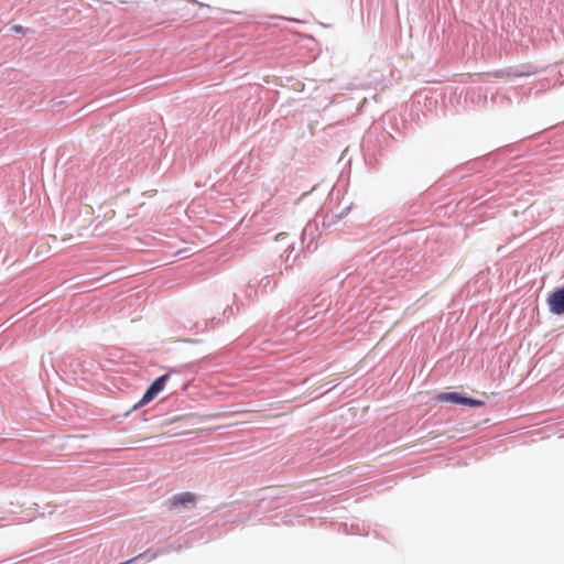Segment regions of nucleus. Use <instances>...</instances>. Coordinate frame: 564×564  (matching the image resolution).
<instances>
[{
  "mask_svg": "<svg viewBox=\"0 0 564 564\" xmlns=\"http://www.w3.org/2000/svg\"><path fill=\"white\" fill-rule=\"evenodd\" d=\"M541 70H543L542 67H536L531 64H522L520 66L508 67L505 69L496 70L494 73H490V75H492L495 77H505V76L528 77L531 75H535V74L540 73Z\"/></svg>",
  "mask_w": 564,
  "mask_h": 564,
  "instance_id": "1",
  "label": "nucleus"
},
{
  "mask_svg": "<svg viewBox=\"0 0 564 564\" xmlns=\"http://www.w3.org/2000/svg\"><path fill=\"white\" fill-rule=\"evenodd\" d=\"M437 400L443 402H452L455 404H460L469 408H478L484 405V401L467 397L460 392H443L438 394Z\"/></svg>",
  "mask_w": 564,
  "mask_h": 564,
  "instance_id": "2",
  "label": "nucleus"
},
{
  "mask_svg": "<svg viewBox=\"0 0 564 564\" xmlns=\"http://www.w3.org/2000/svg\"><path fill=\"white\" fill-rule=\"evenodd\" d=\"M550 312L556 315L564 314V286L553 291L547 297Z\"/></svg>",
  "mask_w": 564,
  "mask_h": 564,
  "instance_id": "3",
  "label": "nucleus"
},
{
  "mask_svg": "<svg viewBox=\"0 0 564 564\" xmlns=\"http://www.w3.org/2000/svg\"><path fill=\"white\" fill-rule=\"evenodd\" d=\"M318 225L316 221H308L302 230L301 240L304 248L310 250L316 239Z\"/></svg>",
  "mask_w": 564,
  "mask_h": 564,
  "instance_id": "4",
  "label": "nucleus"
},
{
  "mask_svg": "<svg viewBox=\"0 0 564 564\" xmlns=\"http://www.w3.org/2000/svg\"><path fill=\"white\" fill-rule=\"evenodd\" d=\"M170 378V372L164 373L160 377H158L150 386L149 388L154 391V393L158 395L161 391H163L167 380Z\"/></svg>",
  "mask_w": 564,
  "mask_h": 564,
  "instance_id": "5",
  "label": "nucleus"
},
{
  "mask_svg": "<svg viewBox=\"0 0 564 564\" xmlns=\"http://www.w3.org/2000/svg\"><path fill=\"white\" fill-rule=\"evenodd\" d=\"M155 397L156 394L154 393V391L148 388L143 393L142 398L140 399V401L135 403L132 409L137 410L138 408L150 403Z\"/></svg>",
  "mask_w": 564,
  "mask_h": 564,
  "instance_id": "6",
  "label": "nucleus"
},
{
  "mask_svg": "<svg viewBox=\"0 0 564 564\" xmlns=\"http://www.w3.org/2000/svg\"><path fill=\"white\" fill-rule=\"evenodd\" d=\"M187 503H194V496L187 495V496L174 497L171 500L172 508H177L180 506H184Z\"/></svg>",
  "mask_w": 564,
  "mask_h": 564,
  "instance_id": "7",
  "label": "nucleus"
},
{
  "mask_svg": "<svg viewBox=\"0 0 564 564\" xmlns=\"http://www.w3.org/2000/svg\"><path fill=\"white\" fill-rule=\"evenodd\" d=\"M271 285V276L265 275L259 281V289L262 293H265Z\"/></svg>",
  "mask_w": 564,
  "mask_h": 564,
  "instance_id": "8",
  "label": "nucleus"
},
{
  "mask_svg": "<svg viewBox=\"0 0 564 564\" xmlns=\"http://www.w3.org/2000/svg\"><path fill=\"white\" fill-rule=\"evenodd\" d=\"M258 295V290L254 289L253 285L249 284L246 289V296L248 299H252V297H256Z\"/></svg>",
  "mask_w": 564,
  "mask_h": 564,
  "instance_id": "9",
  "label": "nucleus"
},
{
  "mask_svg": "<svg viewBox=\"0 0 564 564\" xmlns=\"http://www.w3.org/2000/svg\"><path fill=\"white\" fill-rule=\"evenodd\" d=\"M350 209H351V205H349V206L345 207L343 212H340L339 214H337V215H336V218H337V219L343 218L345 215H347V214H348V212H349Z\"/></svg>",
  "mask_w": 564,
  "mask_h": 564,
  "instance_id": "10",
  "label": "nucleus"
},
{
  "mask_svg": "<svg viewBox=\"0 0 564 564\" xmlns=\"http://www.w3.org/2000/svg\"><path fill=\"white\" fill-rule=\"evenodd\" d=\"M293 250H294V247L292 245H290L288 247V249L285 250V252H288V256H286V259H285L286 263L289 262L290 254L292 253Z\"/></svg>",
  "mask_w": 564,
  "mask_h": 564,
  "instance_id": "11",
  "label": "nucleus"
},
{
  "mask_svg": "<svg viewBox=\"0 0 564 564\" xmlns=\"http://www.w3.org/2000/svg\"><path fill=\"white\" fill-rule=\"evenodd\" d=\"M12 30L15 31L17 33L24 32V28L22 25H14Z\"/></svg>",
  "mask_w": 564,
  "mask_h": 564,
  "instance_id": "12",
  "label": "nucleus"
},
{
  "mask_svg": "<svg viewBox=\"0 0 564 564\" xmlns=\"http://www.w3.org/2000/svg\"><path fill=\"white\" fill-rule=\"evenodd\" d=\"M228 313L232 314V308H226L224 311V315H227Z\"/></svg>",
  "mask_w": 564,
  "mask_h": 564,
  "instance_id": "13",
  "label": "nucleus"
},
{
  "mask_svg": "<svg viewBox=\"0 0 564 564\" xmlns=\"http://www.w3.org/2000/svg\"><path fill=\"white\" fill-rule=\"evenodd\" d=\"M560 75H561L562 77H564V64L562 65V67H561V69H560Z\"/></svg>",
  "mask_w": 564,
  "mask_h": 564,
  "instance_id": "14",
  "label": "nucleus"
},
{
  "mask_svg": "<svg viewBox=\"0 0 564 564\" xmlns=\"http://www.w3.org/2000/svg\"><path fill=\"white\" fill-rule=\"evenodd\" d=\"M200 329H202V330L207 329V322L205 323V325H204Z\"/></svg>",
  "mask_w": 564,
  "mask_h": 564,
  "instance_id": "15",
  "label": "nucleus"
},
{
  "mask_svg": "<svg viewBox=\"0 0 564 564\" xmlns=\"http://www.w3.org/2000/svg\"><path fill=\"white\" fill-rule=\"evenodd\" d=\"M293 263H294V261L292 263H290V264L288 263L286 264V269L292 268Z\"/></svg>",
  "mask_w": 564,
  "mask_h": 564,
  "instance_id": "16",
  "label": "nucleus"
}]
</instances>
